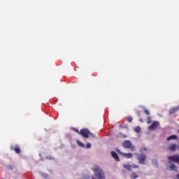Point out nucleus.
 Masks as SVG:
<instances>
[{
	"mask_svg": "<svg viewBox=\"0 0 179 179\" xmlns=\"http://www.w3.org/2000/svg\"><path fill=\"white\" fill-rule=\"evenodd\" d=\"M94 174L95 177L98 179H106V175H104V171L100 169L97 165H94L93 169Z\"/></svg>",
	"mask_w": 179,
	"mask_h": 179,
	"instance_id": "f257e3e1",
	"label": "nucleus"
},
{
	"mask_svg": "<svg viewBox=\"0 0 179 179\" xmlns=\"http://www.w3.org/2000/svg\"><path fill=\"white\" fill-rule=\"evenodd\" d=\"M80 135L85 139H87V138H89L90 136H92V138H94V134L91 133L90 131L87 129H82L80 131Z\"/></svg>",
	"mask_w": 179,
	"mask_h": 179,
	"instance_id": "f03ea898",
	"label": "nucleus"
},
{
	"mask_svg": "<svg viewBox=\"0 0 179 179\" xmlns=\"http://www.w3.org/2000/svg\"><path fill=\"white\" fill-rule=\"evenodd\" d=\"M123 146L125 148V149H130L131 152H134L135 150V145H134L130 141H124L123 142Z\"/></svg>",
	"mask_w": 179,
	"mask_h": 179,
	"instance_id": "7ed1b4c3",
	"label": "nucleus"
},
{
	"mask_svg": "<svg viewBox=\"0 0 179 179\" xmlns=\"http://www.w3.org/2000/svg\"><path fill=\"white\" fill-rule=\"evenodd\" d=\"M168 159L169 160V163H171L173 162V163H177V164H179V155H170L168 157Z\"/></svg>",
	"mask_w": 179,
	"mask_h": 179,
	"instance_id": "20e7f679",
	"label": "nucleus"
},
{
	"mask_svg": "<svg viewBox=\"0 0 179 179\" xmlns=\"http://www.w3.org/2000/svg\"><path fill=\"white\" fill-rule=\"evenodd\" d=\"M137 160L140 164H145V162H146V155L140 154L137 156Z\"/></svg>",
	"mask_w": 179,
	"mask_h": 179,
	"instance_id": "39448f33",
	"label": "nucleus"
},
{
	"mask_svg": "<svg viewBox=\"0 0 179 179\" xmlns=\"http://www.w3.org/2000/svg\"><path fill=\"white\" fill-rule=\"evenodd\" d=\"M10 150H14V152L15 153H17V155L20 154V152H22V150H20V145L15 144V145H11L10 147Z\"/></svg>",
	"mask_w": 179,
	"mask_h": 179,
	"instance_id": "423d86ee",
	"label": "nucleus"
},
{
	"mask_svg": "<svg viewBox=\"0 0 179 179\" xmlns=\"http://www.w3.org/2000/svg\"><path fill=\"white\" fill-rule=\"evenodd\" d=\"M159 125H160V123H159V122H153L149 127H148V129H150L151 131H155V129H156V128H157V127H159Z\"/></svg>",
	"mask_w": 179,
	"mask_h": 179,
	"instance_id": "0eeeda50",
	"label": "nucleus"
},
{
	"mask_svg": "<svg viewBox=\"0 0 179 179\" xmlns=\"http://www.w3.org/2000/svg\"><path fill=\"white\" fill-rule=\"evenodd\" d=\"M117 152H118V153L122 155V156H123V157H127V159H131V157L134 156L132 155V153H131V152H129V153L120 152V150H117Z\"/></svg>",
	"mask_w": 179,
	"mask_h": 179,
	"instance_id": "6e6552de",
	"label": "nucleus"
},
{
	"mask_svg": "<svg viewBox=\"0 0 179 179\" xmlns=\"http://www.w3.org/2000/svg\"><path fill=\"white\" fill-rule=\"evenodd\" d=\"M169 149H170V150H172V152H176V150H177V149H179V145L176 143L171 144L169 146Z\"/></svg>",
	"mask_w": 179,
	"mask_h": 179,
	"instance_id": "1a4fd4ad",
	"label": "nucleus"
},
{
	"mask_svg": "<svg viewBox=\"0 0 179 179\" xmlns=\"http://www.w3.org/2000/svg\"><path fill=\"white\" fill-rule=\"evenodd\" d=\"M178 110H179V106L178 107L171 108L169 110L170 115H173V114H176V113H177Z\"/></svg>",
	"mask_w": 179,
	"mask_h": 179,
	"instance_id": "9d476101",
	"label": "nucleus"
},
{
	"mask_svg": "<svg viewBox=\"0 0 179 179\" xmlns=\"http://www.w3.org/2000/svg\"><path fill=\"white\" fill-rule=\"evenodd\" d=\"M111 155H112V157L115 159V162H120V157H118V155L117 154V152L112 151Z\"/></svg>",
	"mask_w": 179,
	"mask_h": 179,
	"instance_id": "9b49d317",
	"label": "nucleus"
},
{
	"mask_svg": "<svg viewBox=\"0 0 179 179\" xmlns=\"http://www.w3.org/2000/svg\"><path fill=\"white\" fill-rule=\"evenodd\" d=\"M170 170L171 171H178V166H177V165H176V164H172L170 166Z\"/></svg>",
	"mask_w": 179,
	"mask_h": 179,
	"instance_id": "f8f14e48",
	"label": "nucleus"
},
{
	"mask_svg": "<svg viewBox=\"0 0 179 179\" xmlns=\"http://www.w3.org/2000/svg\"><path fill=\"white\" fill-rule=\"evenodd\" d=\"M123 167L124 169H127V170H128V171H131V169H132V165H129V164H124Z\"/></svg>",
	"mask_w": 179,
	"mask_h": 179,
	"instance_id": "ddd939ff",
	"label": "nucleus"
},
{
	"mask_svg": "<svg viewBox=\"0 0 179 179\" xmlns=\"http://www.w3.org/2000/svg\"><path fill=\"white\" fill-rule=\"evenodd\" d=\"M177 135H172V136H170L169 137H168L167 138H166V141H171V139H173V140H176V139H177Z\"/></svg>",
	"mask_w": 179,
	"mask_h": 179,
	"instance_id": "4468645a",
	"label": "nucleus"
},
{
	"mask_svg": "<svg viewBox=\"0 0 179 179\" xmlns=\"http://www.w3.org/2000/svg\"><path fill=\"white\" fill-rule=\"evenodd\" d=\"M138 174H136V173L133 172V173H131V178L132 179H136V178H138Z\"/></svg>",
	"mask_w": 179,
	"mask_h": 179,
	"instance_id": "2eb2a0df",
	"label": "nucleus"
},
{
	"mask_svg": "<svg viewBox=\"0 0 179 179\" xmlns=\"http://www.w3.org/2000/svg\"><path fill=\"white\" fill-rule=\"evenodd\" d=\"M134 131H135V132H136L137 134H139V132H141V127H136L134 129Z\"/></svg>",
	"mask_w": 179,
	"mask_h": 179,
	"instance_id": "dca6fc26",
	"label": "nucleus"
},
{
	"mask_svg": "<svg viewBox=\"0 0 179 179\" xmlns=\"http://www.w3.org/2000/svg\"><path fill=\"white\" fill-rule=\"evenodd\" d=\"M147 124H152V117H147Z\"/></svg>",
	"mask_w": 179,
	"mask_h": 179,
	"instance_id": "f3484780",
	"label": "nucleus"
},
{
	"mask_svg": "<svg viewBox=\"0 0 179 179\" xmlns=\"http://www.w3.org/2000/svg\"><path fill=\"white\" fill-rule=\"evenodd\" d=\"M127 122H132V117L129 116L127 117Z\"/></svg>",
	"mask_w": 179,
	"mask_h": 179,
	"instance_id": "a211bd4d",
	"label": "nucleus"
},
{
	"mask_svg": "<svg viewBox=\"0 0 179 179\" xmlns=\"http://www.w3.org/2000/svg\"><path fill=\"white\" fill-rule=\"evenodd\" d=\"M145 150H148V148L142 147V148L140 149L141 153H143V152H145Z\"/></svg>",
	"mask_w": 179,
	"mask_h": 179,
	"instance_id": "6ab92c4d",
	"label": "nucleus"
},
{
	"mask_svg": "<svg viewBox=\"0 0 179 179\" xmlns=\"http://www.w3.org/2000/svg\"><path fill=\"white\" fill-rule=\"evenodd\" d=\"M144 113L147 115H150V112L149 110H148L147 109L144 108Z\"/></svg>",
	"mask_w": 179,
	"mask_h": 179,
	"instance_id": "aec40b11",
	"label": "nucleus"
},
{
	"mask_svg": "<svg viewBox=\"0 0 179 179\" xmlns=\"http://www.w3.org/2000/svg\"><path fill=\"white\" fill-rule=\"evenodd\" d=\"M13 165H8L7 166V169H8V170H13Z\"/></svg>",
	"mask_w": 179,
	"mask_h": 179,
	"instance_id": "412c9836",
	"label": "nucleus"
},
{
	"mask_svg": "<svg viewBox=\"0 0 179 179\" xmlns=\"http://www.w3.org/2000/svg\"><path fill=\"white\" fill-rule=\"evenodd\" d=\"M78 144L79 146H81V148H85V144H83V143L78 141Z\"/></svg>",
	"mask_w": 179,
	"mask_h": 179,
	"instance_id": "4be33fe9",
	"label": "nucleus"
},
{
	"mask_svg": "<svg viewBox=\"0 0 179 179\" xmlns=\"http://www.w3.org/2000/svg\"><path fill=\"white\" fill-rule=\"evenodd\" d=\"M86 148L87 149H90V148H92V144H90V143H87L86 145Z\"/></svg>",
	"mask_w": 179,
	"mask_h": 179,
	"instance_id": "5701e85b",
	"label": "nucleus"
},
{
	"mask_svg": "<svg viewBox=\"0 0 179 179\" xmlns=\"http://www.w3.org/2000/svg\"><path fill=\"white\" fill-rule=\"evenodd\" d=\"M73 131H75L76 132V134H78L79 135H80V131H79V129H73Z\"/></svg>",
	"mask_w": 179,
	"mask_h": 179,
	"instance_id": "b1692460",
	"label": "nucleus"
},
{
	"mask_svg": "<svg viewBox=\"0 0 179 179\" xmlns=\"http://www.w3.org/2000/svg\"><path fill=\"white\" fill-rule=\"evenodd\" d=\"M133 169H138L139 166L138 165H133Z\"/></svg>",
	"mask_w": 179,
	"mask_h": 179,
	"instance_id": "393cba45",
	"label": "nucleus"
},
{
	"mask_svg": "<svg viewBox=\"0 0 179 179\" xmlns=\"http://www.w3.org/2000/svg\"><path fill=\"white\" fill-rule=\"evenodd\" d=\"M176 178H177V179H179V173H178V174L176 175Z\"/></svg>",
	"mask_w": 179,
	"mask_h": 179,
	"instance_id": "a878e982",
	"label": "nucleus"
},
{
	"mask_svg": "<svg viewBox=\"0 0 179 179\" xmlns=\"http://www.w3.org/2000/svg\"><path fill=\"white\" fill-rule=\"evenodd\" d=\"M140 122H143V120L142 119H139Z\"/></svg>",
	"mask_w": 179,
	"mask_h": 179,
	"instance_id": "bb28decb",
	"label": "nucleus"
},
{
	"mask_svg": "<svg viewBox=\"0 0 179 179\" xmlns=\"http://www.w3.org/2000/svg\"><path fill=\"white\" fill-rule=\"evenodd\" d=\"M45 177H48V174L45 175Z\"/></svg>",
	"mask_w": 179,
	"mask_h": 179,
	"instance_id": "cd10ccee",
	"label": "nucleus"
},
{
	"mask_svg": "<svg viewBox=\"0 0 179 179\" xmlns=\"http://www.w3.org/2000/svg\"><path fill=\"white\" fill-rule=\"evenodd\" d=\"M178 133H179V130H178Z\"/></svg>",
	"mask_w": 179,
	"mask_h": 179,
	"instance_id": "c85d7f7f",
	"label": "nucleus"
}]
</instances>
